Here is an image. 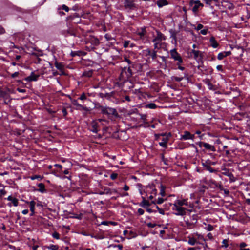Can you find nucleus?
I'll list each match as a JSON object with an SVG mask.
<instances>
[{
  "label": "nucleus",
  "instance_id": "49",
  "mask_svg": "<svg viewBox=\"0 0 250 250\" xmlns=\"http://www.w3.org/2000/svg\"><path fill=\"white\" fill-rule=\"evenodd\" d=\"M30 178L32 180H34L35 179H38L39 180H41L42 179V177L40 175H37L31 176L30 177Z\"/></svg>",
  "mask_w": 250,
  "mask_h": 250
},
{
  "label": "nucleus",
  "instance_id": "29",
  "mask_svg": "<svg viewBox=\"0 0 250 250\" xmlns=\"http://www.w3.org/2000/svg\"><path fill=\"white\" fill-rule=\"evenodd\" d=\"M146 34V30L145 28H142L140 30L138 31L137 32V35H138L141 38L144 37Z\"/></svg>",
  "mask_w": 250,
  "mask_h": 250
},
{
  "label": "nucleus",
  "instance_id": "41",
  "mask_svg": "<svg viewBox=\"0 0 250 250\" xmlns=\"http://www.w3.org/2000/svg\"><path fill=\"white\" fill-rule=\"evenodd\" d=\"M67 33L65 34V36L71 35V36H76V33L73 29H69L66 31Z\"/></svg>",
  "mask_w": 250,
  "mask_h": 250
},
{
  "label": "nucleus",
  "instance_id": "12",
  "mask_svg": "<svg viewBox=\"0 0 250 250\" xmlns=\"http://www.w3.org/2000/svg\"><path fill=\"white\" fill-rule=\"evenodd\" d=\"M124 6L128 10H133L135 8V5L133 0H125Z\"/></svg>",
  "mask_w": 250,
  "mask_h": 250
},
{
  "label": "nucleus",
  "instance_id": "14",
  "mask_svg": "<svg viewBox=\"0 0 250 250\" xmlns=\"http://www.w3.org/2000/svg\"><path fill=\"white\" fill-rule=\"evenodd\" d=\"M191 53L193 54L194 59L196 60L202 59L203 58L202 53L199 50L193 49Z\"/></svg>",
  "mask_w": 250,
  "mask_h": 250
},
{
  "label": "nucleus",
  "instance_id": "9",
  "mask_svg": "<svg viewBox=\"0 0 250 250\" xmlns=\"http://www.w3.org/2000/svg\"><path fill=\"white\" fill-rule=\"evenodd\" d=\"M200 147H204L205 149L212 151H215L216 149L214 146L209 144L207 143L204 142H199L197 144Z\"/></svg>",
  "mask_w": 250,
  "mask_h": 250
},
{
  "label": "nucleus",
  "instance_id": "6",
  "mask_svg": "<svg viewBox=\"0 0 250 250\" xmlns=\"http://www.w3.org/2000/svg\"><path fill=\"white\" fill-rule=\"evenodd\" d=\"M170 58L175 61L183 62V60L180 54L177 51L176 49L174 48L170 50Z\"/></svg>",
  "mask_w": 250,
  "mask_h": 250
},
{
  "label": "nucleus",
  "instance_id": "52",
  "mask_svg": "<svg viewBox=\"0 0 250 250\" xmlns=\"http://www.w3.org/2000/svg\"><path fill=\"white\" fill-rule=\"evenodd\" d=\"M11 202L15 207H17L18 206V200L17 198H13Z\"/></svg>",
  "mask_w": 250,
  "mask_h": 250
},
{
  "label": "nucleus",
  "instance_id": "18",
  "mask_svg": "<svg viewBox=\"0 0 250 250\" xmlns=\"http://www.w3.org/2000/svg\"><path fill=\"white\" fill-rule=\"evenodd\" d=\"M217 164L216 161H211L209 159H208L207 160H202V165L203 166H211V165H215Z\"/></svg>",
  "mask_w": 250,
  "mask_h": 250
},
{
  "label": "nucleus",
  "instance_id": "33",
  "mask_svg": "<svg viewBox=\"0 0 250 250\" xmlns=\"http://www.w3.org/2000/svg\"><path fill=\"white\" fill-rule=\"evenodd\" d=\"M137 234L136 233L132 231H130V232H128V235L127 236V238L130 239L135 238L136 237H137Z\"/></svg>",
  "mask_w": 250,
  "mask_h": 250
},
{
  "label": "nucleus",
  "instance_id": "61",
  "mask_svg": "<svg viewBox=\"0 0 250 250\" xmlns=\"http://www.w3.org/2000/svg\"><path fill=\"white\" fill-rule=\"evenodd\" d=\"M208 31V29H204L202 30H201L200 33L203 35H206L207 34Z\"/></svg>",
  "mask_w": 250,
  "mask_h": 250
},
{
  "label": "nucleus",
  "instance_id": "50",
  "mask_svg": "<svg viewBox=\"0 0 250 250\" xmlns=\"http://www.w3.org/2000/svg\"><path fill=\"white\" fill-rule=\"evenodd\" d=\"M152 51H151L150 49L147 48L146 50H144V53L145 54V56H150L151 54V53Z\"/></svg>",
  "mask_w": 250,
  "mask_h": 250
},
{
  "label": "nucleus",
  "instance_id": "63",
  "mask_svg": "<svg viewBox=\"0 0 250 250\" xmlns=\"http://www.w3.org/2000/svg\"><path fill=\"white\" fill-rule=\"evenodd\" d=\"M62 113L64 117H65L67 115V111L65 108H62Z\"/></svg>",
  "mask_w": 250,
  "mask_h": 250
},
{
  "label": "nucleus",
  "instance_id": "8",
  "mask_svg": "<svg viewBox=\"0 0 250 250\" xmlns=\"http://www.w3.org/2000/svg\"><path fill=\"white\" fill-rule=\"evenodd\" d=\"M166 39V37L159 30L156 31V35H153V39L152 42H162V41H165Z\"/></svg>",
  "mask_w": 250,
  "mask_h": 250
},
{
  "label": "nucleus",
  "instance_id": "11",
  "mask_svg": "<svg viewBox=\"0 0 250 250\" xmlns=\"http://www.w3.org/2000/svg\"><path fill=\"white\" fill-rule=\"evenodd\" d=\"M236 247L238 250H250V245L244 242L236 244Z\"/></svg>",
  "mask_w": 250,
  "mask_h": 250
},
{
  "label": "nucleus",
  "instance_id": "30",
  "mask_svg": "<svg viewBox=\"0 0 250 250\" xmlns=\"http://www.w3.org/2000/svg\"><path fill=\"white\" fill-rule=\"evenodd\" d=\"M80 18V15L78 13H75L73 14L70 15L68 18V19L71 21H73L75 20L76 19H79Z\"/></svg>",
  "mask_w": 250,
  "mask_h": 250
},
{
  "label": "nucleus",
  "instance_id": "43",
  "mask_svg": "<svg viewBox=\"0 0 250 250\" xmlns=\"http://www.w3.org/2000/svg\"><path fill=\"white\" fill-rule=\"evenodd\" d=\"M223 174L229 177L230 180H232V178H234L233 174L231 172H229V171L223 172Z\"/></svg>",
  "mask_w": 250,
  "mask_h": 250
},
{
  "label": "nucleus",
  "instance_id": "53",
  "mask_svg": "<svg viewBox=\"0 0 250 250\" xmlns=\"http://www.w3.org/2000/svg\"><path fill=\"white\" fill-rule=\"evenodd\" d=\"M118 175L117 173H112L110 176V178L113 180H115L117 177H118Z\"/></svg>",
  "mask_w": 250,
  "mask_h": 250
},
{
  "label": "nucleus",
  "instance_id": "37",
  "mask_svg": "<svg viewBox=\"0 0 250 250\" xmlns=\"http://www.w3.org/2000/svg\"><path fill=\"white\" fill-rule=\"evenodd\" d=\"M92 74H93V71L90 70H89V71H84L83 73V76H85V77H90L92 76Z\"/></svg>",
  "mask_w": 250,
  "mask_h": 250
},
{
  "label": "nucleus",
  "instance_id": "47",
  "mask_svg": "<svg viewBox=\"0 0 250 250\" xmlns=\"http://www.w3.org/2000/svg\"><path fill=\"white\" fill-rule=\"evenodd\" d=\"M118 194H119V196H120V197H124L129 196L128 193L126 192H119L118 193Z\"/></svg>",
  "mask_w": 250,
  "mask_h": 250
},
{
  "label": "nucleus",
  "instance_id": "31",
  "mask_svg": "<svg viewBox=\"0 0 250 250\" xmlns=\"http://www.w3.org/2000/svg\"><path fill=\"white\" fill-rule=\"evenodd\" d=\"M188 242L189 245L192 246H193L197 243V241L195 238L190 237H188Z\"/></svg>",
  "mask_w": 250,
  "mask_h": 250
},
{
  "label": "nucleus",
  "instance_id": "34",
  "mask_svg": "<svg viewBox=\"0 0 250 250\" xmlns=\"http://www.w3.org/2000/svg\"><path fill=\"white\" fill-rule=\"evenodd\" d=\"M82 54H83V52L81 51H72L71 52V55L73 57L76 56H82Z\"/></svg>",
  "mask_w": 250,
  "mask_h": 250
},
{
  "label": "nucleus",
  "instance_id": "54",
  "mask_svg": "<svg viewBox=\"0 0 250 250\" xmlns=\"http://www.w3.org/2000/svg\"><path fill=\"white\" fill-rule=\"evenodd\" d=\"M87 99V97L86 96V95L84 93H83L82 94V95L80 96V97L78 98V99L83 101L84 100H86Z\"/></svg>",
  "mask_w": 250,
  "mask_h": 250
},
{
  "label": "nucleus",
  "instance_id": "62",
  "mask_svg": "<svg viewBox=\"0 0 250 250\" xmlns=\"http://www.w3.org/2000/svg\"><path fill=\"white\" fill-rule=\"evenodd\" d=\"M104 37L107 41L114 40L110 35H108L107 34L105 35Z\"/></svg>",
  "mask_w": 250,
  "mask_h": 250
},
{
  "label": "nucleus",
  "instance_id": "16",
  "mask_svg": "<svg viewBox=\"0 0 250 250\" xmlns=\"http://www.w3.org/2000/svg\"><path fill=\"white\" fill-rule=\"evenodd\" d=\"M98 126V123L96 121H92L90 124V130L93 133H97L99 131Z\"/></svg>",
  "mask_w": 250,
  "mask_h": 250
},
{
  "label": "nucleus",
  "instance_id": "19",
  "mask_svg": "<svg viewBox=\"0 0 250 250\" xmlns=\"http://www.w3.org/2000/svg\"><path fill=\"white\" fill-rule=\"evenodd\" d=\"M184 76L181 77L173 76L172 77V80L177 82H180L182 81L185 78L188 77V74L186 72L183 73Z\"/></svg>",
  "mask_w": 250,
  "mask_h": 250
},
{
  "label": "nucleus",
  "instance_id": "28",
  "mask_svg": "<svg viewBox=\"0 0 250 250\" xmlns=\"http://www.w3.org/2000/svg\"><path fill=\"white\" fill-rule=\"evenodd\" d=\"M43 249H48L49 250H57L59 249V246L58 245H50L49 246H44L43 247Z\"/></svg>",
  "mask_w": 250,
  "mask_h": 250
},
{
  "label": "nucleus",
  "instance_id": "36",
  "mask_svg": "<svg viewBox=\"0 0 250 250\" xmlns=\"http://www.w3.org/2000/svg\"><path fill=\"white\" fill-rule=\"evenodd\" d=\"M203 167L206 170L209 171L210 173H214L216 171V170L213 169L210 166H205Z\"/></svg>",
  "mask_w": 250,
  "mask_h": 250
},
{
  "label": "nucleus",
  "instance_id": "46",
  "mask_svg": "<svg viewBox=\"0 0 250 250\" xmlns=\"http://www.w3.org/2000/svg\"><path fill=\"white\" fill-rule=\"evenodd\" d=\"M104 193H105V194H112V191L110 188H104Z\"/></svg>",
  "mask_w": 250,
  "mask_h": 250
},
{
  "label": "nucleus",
  "instance_id": "24",
  "mask_svg": "<svg viewBox=\"0 0 250 250\" xmlns=\"http://www.w3.org/2000/svg\"><path fill=\"white\" fill-rule=\"evenodd\" d=\"M156 4L159 8H161L168 4V2L166 0H158Z\"/></svg>",
  "mask_w": 250,
  "mask_h": 250
},
{
  "label": "nucleus",
  "instance_id": "45",
  "mask_svg": "<svg viewBox=\"0 0 250 250\" xmlns=\"http://www.w3.org/2000/svg\"><path fill=\"white\" fill-rule=\"evenodd\" d=\"M150 56H151V57L152 58V59L153 60H155L157 58V51H155V50H153L151 53V54L150 55Z\"/></svg>",
  "mask_w": 250,
  "mask_h": 250
},
{
  "label": "nucleus",
  "instance_id": "15",
  "mask_svg": "<svg viewBox=\"0 0 250 250\" xmlns=\"http://www.w3.org/2000/svg\"><path fill=\"white\" fill-rule=\"evenodd\" d=\"M140 193L142 195L143 199V201L140 203V206L144 208H146L147 207L149 206V203L146 200V197L143 196L144 194L141 190H140Z\"/></svg>",
  "mask_w": 250,
  "mask_h": 250
},
{
  "label": "nucleus",
  "instance_id": "58",
  "mask_svg": "<svg viewBox=\"0 0 250 250\" xmlns=\"http://www.w3.org/2000/svg\"><path fill=\"white\" fill-rule=\"evenodd\" d=\"M146 226L150 228H154L156 226V224L152 223H147Z\"/></svg>",
  "mask_w": 250,
  "mask_h": 250
},
{
  "label": "nucleus",
  "instance_id": "56",
  "mask_svg": "<svg viewBox=\"0 0 250 250\" xmlns=\"http://www.w3.org/2000/svg\"><path fill=\"white\" fill-rule=\"evenodd\" d=\"M170 33H171L170 38H172V39L174 40L176 42V33L174 31H171Z\"/></svg>",
  "mask_w": 250,
  "mask_h": 250
},
{
  "label": "nucleus",
  "instance_id": "21",
  "mask_svg": "<svg viewBox=\"0 0 250 250\" xmlns=\"http://www.w3.org/2000/svg\"><path fill=\"white\" fill-rule=\"evenodd\" d=\"M209 42L210 43L211 46L214 48H216L219 46L218 43L215 40V39L214 37H210L209 39Z\"/></svg>",
  "mask_w": 250,
  "mask_h": 250
},
{
  "label": "nucleus",
  "instance_id": "5",
  "mask_svg": "<svg viewBox=\"0 0 250 250\" xmlns=\"http://www.w3.org/2000/svg\"><path fill=\"white\" fill-rule=\"evenodd\" d=\"M101 112L103 114L107 115L109 116H112L115 118L119 117V114L115 108L106 106H101Z\"/></svg>",
  "mask_w": 250,
  "mask_h": 250
},
{
  "label": "nucleus",
  "instance_id": "2",
  "mask_svg": "<svg viewBox=\"0 0 250 250\" xmlns=\"http://www.w3.org/2000/svg\"><path fill=\"white\" fill-rule=\"evenodd\" d=\"M133 67L130 66H125L122 68L121 75L120 79H122V81L124 82H127L129 78H130L133 74L132 68Z\"/></svg>",
  "mask_w": 250,
  "mask_h": 250
},
{
  "label": "nucleus",
  "instance_id": "59",
  "mask_svg": "<svg viewBox=\"0 0 250 250\" xmlns=\"http://www.w3.org/2000/svg\"><path fill=\"white\" fill-rule=\"evenodd\" d=\"M203 25L202 24H198L197 26L195 27V29L199 31L200 30H201L203 28Z\"/></svg>",
  "mask_w": 250,
  "mask_h": 250
},
{
  "label": "nucleus",
  "instance_id": "26",
  "mask_svg": "<svg viewBox=\"0 0 250 250\" xmlns=\"http://www.w3.org/2000/svg\"><path fill=\"white\" fill-rule=\"evenodd\" d=\"M209 183L211 186H213L214 188H221L222 187V185L220 184L217 183L214 180H209Z\"/></svg>",
  "mask_w": 250,
  "mask_h": 250
},
{
  "label": "nucleus",
  "instance_id": "38",
  "mask_svg": "<svg viewBox=\"0 0 250 250\" xmlns=\"http://www.w3.org/2000/svg\"><path fill=\"white\" fill-rule=\"evenodd\" d=\"M165 187L162 185H161L160 194L162 196V197H164L165 196Z\"/></svg>",
  "mask_w": 250,
  "mask_h": 250
},
{
  "label": "nucleus",
  "instance_id": "48",
  "mask_svg": "<svg viewBox=\"0 0 250 250\" xmlns=\"http://www.w3.org/2000/svg\"><path fill=\"white\" fill-rule=\"evenodd\" d=\"M52 237L56 239H60V234L59 233H58L56 231H55L52 233Z\"/></svg>",
  "mask_w": 250,
  "mask_h": 250
},
{
  "label": "nucleus",
  "instance_id": "60",
  "mask_svg": "<svg viewBox=\"0 0 250 250\" xmlns=\"http://www.w3.org/2000/svg\"><path fill=\"white\" fill-rule=\"evenodd\" d=\"M61 8V9L65 10L66 12H68L69 10V7L64 4L62 5Z\"/></svg>",
  "mask_w": 250,
  "mask_h": 250
},
{
  "label": "nucleus",
  "instance_id": "23",
  "mask_svg": "<svg viewBox=\"0 0 250 250\" xmlns=\"http://www.w3.org/2000/svg\"><path fill=\"white\" fill-rule=\"evenodd\" d=\"M38 187L39 188L37 189V190L41 193L46 192V190L45 188V186L43 183H39L38 184Z\"/></svg>",
  "mask_w": 250,
  "mask_h": 250
},
{
  "label": "nucleus",
  "instance_id": "40",
  "mask_svg": "<svg viewBox=\"0 0 250 250\" xmlns=\"http://www.w3.org/2000/svg\"><path fill=\"white\" fill-rule=\"evenodd\" d=\"M155 202L154 203H152L153 204H162L163 202H164V199L163 198H161V197H158L157 199H155L154 200Z\"/></svg>",
  "mask_w": 250,
  "mask_h": 250
},
{
  "label": "nucleus",
  "instance_id": "39",
  "mask_svg": "<svg viewBox=\"0 0 250 250\" xmlns=\"http://www.w3.org/2000/svg\"><path fill=\"white\" fill-rule=\"evenodd\" d=\"M154 49H160L162 47V43L159 42H153Z\"/></svg>",
  "mask_w": 250,
  "mask_h": 250
},
{
  "label": "nucleus",
  "instance_id": "1",
  "mask_svg": "<svg viewBox=\"0 0 250 250\" xmlns=\"http://www.w3.org/2000/svg\"><path fill=\"white\" fill-rule=\"evenodd\" d=\"M157 190L154 185L146 186L144 190V193L147 198L151 201L152 203L155 202V197L157 196Z\"/></svg>",
  "mask_w": 250,
  "mask_h": 250
},
{
  "label": "nucleus",
  "instance_id": "20",
  "mask_svg": "<svg viewBox=\"0 0 250 250\" xmlns=\"http://www.w3.org/2000/svg\"><path fill=\"white\" fill-rule=\"evenodd\" d=\"M204 83L207 85L208 86V88L209 89V90H215V86L214 85H213L211 82H210V81L209 79H205V80H204Z\"/></svg>",
  "mask_w": 250,
  "mask_h": 250
},
{
  "label": "nucleus",
  "instance_id": "51",
  "mask_svg": "<svg viewBox=\"0 0 250 250\" xmlns=\"http://www.w3.org/2000/svg\"><path fill=\"white\" fill-rule=\"evenodd\" d=\"M140 119L144 123L146 122V115L145 114H140Z\"/></svg>",
  "mask_w": 250,
  "mask_h": 250
},
{
  "label": "nucleus",
  "instance_id": "7",
  "mask_svg": "<svg viewBox=\"0 0 250 250\" xmlns=\"http://www.w3.org/2000/svg\"><path fill=\"white\" fill-rule=\"evenodd\" d=\"M173 204L180 207H183L184 206H185L190 208L191 209L193 208V204L191 203H189L188 201V199H185L176 200Z\"/></svg>",
  "mask_w": 250,
  "mask_h": 250
},
{
  "label": "nucleus",
  "instance_id": "32",
  "mask_svg": "<svg viewBox=\"0 0 250 250\" xmlns=\"http://www.w3.org/2000/svg\"><path fill=\"white\" fill-rule=\"evenodd\" d=\"M76 109L78 110H83L85 111H89L90 110L89 108L80 104L78 105V106H76Z\"/></svg>",
  "mask_w": 250,
  "mask_h": 250
},
{
  "label": "nucleus",
  "instance_id": "25",
  "mask_svg": "<svg viewBox=\"0 0 250 250\" xmlns=\"http://www.w3.org/2000/svg\"><path fill=\"white\" fill-rule=\"evenodd\" d=\"M54 64L55 67L60 71H62L63 70L64 65L63 63L58 62L57 61H55Z\"/></svg>",
  "mask_w": 250,
  "mask_h": 250
},
{
  "label": "nucleus",
  "instance_id": "42",
  "mask_svg": "<svg viewBox=\"0 0 250 250\" xmlns=\"http://www.w3.org/2000/svg\"><path fill=\"white\" fill-rule=\"evenodd\" d=\"M146 107L150 109H155L157 107L156 104L153 103H149L146 105Z\"/></svg>",
  "mask_w": 250,
  "mask_h": 250
},
{
  "label": "nucleus",
  "instance_id": "35",
  "mask_svg": "<svg viewBox=\"0 0 250 250\" xmlns=\"http://www.w3.org/2000/svg\"><path fill=\"white\" fill-rule=\"evenodd\" d=\"M124 61L126 62L127 63L128 66H132V67H134L135 64V62H133L131 61L129 59H128L127 58L125 57L124 59Z\"/></svg>",
  "mask_w": 250,
  "mask_h": 250
},
{
  "label": "nucleus",
  "instance_id": "10",
  "mask_svg": "<svg viewBox=\"0 0 250 250\" xmlns=\"http://www.w3.org/2000/svg\"><path fill=\"white\" fill-rule=\"evenodd\" d=\"M195 138V135L191 134L188 131H185L184 132L183 134L181 135V140H193Z\"/></svg>",
  "mask_w": 250,
  "mask_h": 250
},
{
  "label": "nucleus",
  "instance_id": "55",
  "mask_svg": "<svg viewBox=\"0 0 250 250\" xmlns=\"http://www.w3.org/2000/svg\"><path fill=\"white\" fill-rule=\"evenodd\" d=\"M156 208L157 209L160 214L162 215H164L165 214V211L163 209L159 208L157 206H156Z\"/></svg>",
  "mask_w": 250,
  "mask_h": 250
},
{
  "label": "nucleus",
  "instance_id": "17",
  "mask_svg": "<svg viewBox=\"0 0 250 250\" xmlns=\"http://www.w3.org/2000/svg\"><path fill=\"white\" fill-rule=\"evenodd\" d=\"M231 52L230 51H224L222 52H220L218 54L217 59L219 60H222L224 58L227 57L228 56L230 55Z\"/></svg>",
  "mask_w": 250,
  "mask_h": 250
},
{
  "label": "nucleus",
  "instance_id": "44",
  "mask_svg": "<svg viewBox=\"0 0 250 250\" xmlns=\"http://www.w3.org/2000/svg\"><path fill=\"white\" fill-rule=\"evenodd\" d=\"M229 246L228 245V240L227 239H224L222 241V245L221 246V248H226Z\"/></svg>",
  "mask_w": 250,
  "mask_h": 250
},
{
  "label": "nucleus",
  "instance_id": "27",
  "mask_svg": "<svg viewBox=\"0 0 250 250\" xmlns=\"http://www.w3.org/2000/svg\"><path fill=\"white\" fill-rule=\"evenodd\" d=\"M26 203L29 205L30 206V210L31 212H33L35 210V207L36 205V203L34 201H31L30 202L26 201Z\"/></svg>",
  "mask_w": 250,
  "mask_h": 250
},
{
  "label": "nucleus",
  "instance_id": "57",
  "mask_svg": "<svg viewBox=\"0 0 250 250\" xmlns=\"http://www.w3.org/2000/svg\"><path fill=\"white\" fill-rule=\"evenodd\" d=\"M206 229L208 230V231H212L214 229V227L213 226L210 225V224H208L207 227H206Z\"/></svg>",
  "mask_w": 250,
  "mask_h": 250
},
{
  "label": "nucleus",
  "instance_id": "64",
  "mask_svg": "<svg viewBox=\"0 0 250 250\" xmlns=\"http://www.w3.org/2000/svg\"><path fill=\"white\" fill-rule=\"evenodd\" d=\"M137 212L139 215H142L144 213V210L142 208H139L137 210Z\"/></svg>",
  "mask_w": 250,
  "mask_h": 250
},
{
  "label": "nucleus",
  "instance_id": "3",
  "mask_svg": "<svg viewBox=\"0 0 250 250\" xmlns=\"http://www.w3.org/2000/svg\"><path fill=\"white\" fill-rule=\"evenodd\" d=\"M172 210L175 215L181 216L185 215L187 211L191 212L192 211V209H188L187 208L180 207L173 204L172 205Z\"/></svg>",
  "mask_w": 250,
  "mask_h": 250
},
{
  "label": "nucleus",
  "instance_id": "22",
  "mask_svg": "<svg viewBox=\"0 0 250 250\" xmlns=\"http://www.w3.org/2000/svg\"><path fill=\"white\" fill-rule=\"evenodd\" d=\"M168 141V136H164L162 138V141L159 142V145L161 146L166 148L167 144Z\"/></svg>",
  "mask_w": 250,
  "mask_h": 250
},
{
  "label": "nucleus",
  "instance_id": "13",
  "mask_svg": "<svg viewBox=\"0 0 250 250\" xmlns=\"http://www.w3.org/2000/svg\"><path fill=\"white\" fill-rule=\"evenodd\" d=\"M39 76V75L35 74L34 72H32L30 76L25 78V80L27 82L36 81Z\"/></svg>",
  "mask_w": 250,
  "mask_h": 250
},
{
  "label": "nucleus",
  "instance_id": "4",
  "mask_svg": "<svg viewBox=\"0 0 250 250\" xmlns=\"http://www.w3.org/2000/svg\"><path fill=\"white\" fill-rule=\"evenodd\" d=\"M189 6L191 7V10L194 15H197L198 12L203 7L204 4L199 0H190L189 1Z\"/></svg>",
  "mask_w": 250,
  "mask_h": 250
}]
</instances>
